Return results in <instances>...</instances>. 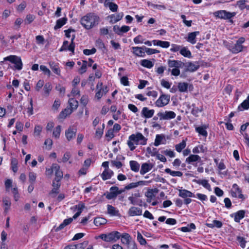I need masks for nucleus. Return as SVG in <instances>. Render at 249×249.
<instances>
[{
	"label": "nucleus",
	"mask_w": 249,
	"mask_h": 249,
	"mask_svg": "<svg viewBox=\"0 0 249 249\" xmlns=\"http://www.w3.org/2000/svg\"><path fill=\"white\" fill-rule=\"evenodd\" d=\"M147 140V139L142 133H137L129 137L127 143L130 150L133 151L136 148L135 145H145Z\"/></svg>",
	"instance_id": "obj_1"
},
{
	"label": "nucleus",
	"mask_w": 249,
	"mask_h": 249,
	"mask_svg": "<svg viewBox=\"0 0 249 249\" xmlns=\"http://www.w3.org/2000/svg\"><path fill=\"white\" fill-rule=\"evenodd\" d=\"M120 238L122 242L127 245L132 241L129 234H123L121 236L118 234H100L95 237L96 239L101 238L106 242H115Z\"/></svg>",
	"instance_id": "obj_2"
},
{
	"label": "nucleus",
	"mask_w": 249,
	"mask_h": 249,
	"mask_svg": "<svg viewBox=\"0 0 249 249\" xmlns=\"http://www.w3.org/2000/svg\"><path fill=\"white\" fill-rule=\"evenodd\" d=\"M99 17L93 13H89L83 17L80 20L82 25L86 29H90L97 25Z\"/></svg>",
	"instance_id": "obj_3"
},
{
	"label": "nucleus",
	"mask_w": 249,
	"mask_h": 249,
	"mask_svg": "<svg viewBox=\"0 0 249 249\" xmlns=\"http://www.w3.org/2000/svg\"><path fill=\"white\" fill-rule=\"evenodd\" d=\"M4 61H9L15 64V68L18 70H21L22 69V63L20 57L17 55H9L4 58Z\"/></svg>",
	"instance_id": "obj_4"
},
{
	"label": "nucleus",
	"mask_w": 249,
	"mask_h": 249,
	"mask_svg": "<svg viewBox=\"0 0 249 249\" xmlns=\"http://www.w3.org/2000/svg\"><path fill=\"white\" fill-rule=\"evenodd\" d=\"M170 101V96L166 94H162L156 101L155 104L158 107H163L167 105Z\"/></svg>",
	"instance_id": "obj_5"
},
{
	"label": "nucleus",
	"mask_w": 249,
	"mask_h": 249,
	"mask_svg": "<svg viewBox=\"0 0 249 249\" xmlns=\"http://www.w3.org/2000/svg\"><path fill=\"white\" fill-rule=\"evenodd\" d=\"M158 116L160 120H170L176 117V113L172 111H165L163 112H159Z\"/></svg>",
	"instance_id": "obj_6"
},
{
	"label": "nucleus",
	"mask_w": 249,
	"mask_h": 249,
	"mask_svg": "<svg viewBox=\"0 0 249 249\" xmlns=\"http://www.w3.org/2000/svg\"><path fill=\"white\" fill-rule=\"evenodd\" d=\"M53 172H54L55 178V180H60L63 178V172L60 170V166L56 163L53 164Z\"/></svg>",
	"instance_id": "obj_7"
},
{
	"label": "nucleus",
	"mask_w": 249,
	"mask_h": 249,
	"mask_svg": "<svg viewBox=\"0 0 249 249\" xmlns=\"http://www.w3.org/2000/svg\"><path fill=\"white\" fill-rule=\"evenodd\" d=\"M231 195L233 197H238L242 199H244V195L241 193V189L236 184H234L232 185Z\"/></svg>",
	"instance_id": "obj_8"
},
{
	"label": "nucleus",
	"mask_w": 249,
	"mask_h": 249,
	"mask_svg": "<svg viewBox=\"0 0 249 249\" xmlns=\"http://www.w3.org/2000/svg\"><path fill=\"white\" fill-rule=\"evenodd\" d=\"M148 183V181H139L136 182H132L130 184H128L127 185L125 186L124 188V191L125 190H130L133 188H135L139 186H145L147 185Z\"/></svg>",
	"instance_id": "obj_9"
},
{
	"label": "nucleus",
	"mask_w": 249,
	"mask_h": 249,
	"mask_svg": "<svg viewBox=\"0 0 249 249\" xmlns=\"http://www.w3.org/2000/svg\"><path fill=\"white\" fill-rule=\"evenodd\" d=\"M60 180H54L53 182V189L51 192L50 193V195L53 197H54L56 196V195L59 193V189L60 187Z\"/></svg>",
	"instance_id": "obj_10"
},
{
	"label": "nucleus",
	"mask_w": 249,
	"mask_h": 249,
	"mask_svg": "<svg viewBox=\"0 0 249 249\" xmlns=\"http://www.w3.org/2000/svg\"><path fill=\"white\" fill-rule=\"evenodd\" d=\"M77 130L73 127H70L65 131V136L67 139L70 141L75 138Z\"/></svg>",
	"instance_id": "obj_11"
},
{
	"label": "nucleus",
	"mask_w": 249,
	"mask_h": 249,
	"mask_svg": "<svg viewBox=\"0 0 249 249\" xmlns=\"http://www.w3.org/2000/svg\"><path fill=\"white\" fill-rule=\"evenodd\" d=\"M132 49L133 50L132 53L135 55L143 57L145 55L144 51V46L143 47H132Z\"/></svg>",
	"instance_id": "obj_12"
},
{
	"label": "nucleus",
	"mask_w": 249,
	"mask_h": 249,
	"mask_svg": "<svg viewBox=\"0 0 249 249\" xmlns=\"http://www.w3.org/2000/svg\"><path fill=\"white\" fill-rule=\"evenodd\" d=\"M228 47L229 50L234 53H237L241 52L243 48L242 45H240L237 42L235 44L228 45Z\"/></svg>",
	"instance_id": "obj_13"
},
{
	"label": "nucleus",
	"mask_w": 249,
	"mask_h": 249,
	"mask_svg": "<svg viewBox=\"0 0 249 249\" xmlns=\"http://www.w3.org/2000/svg\"><path fill=\"white\" fill-rule=\"evenodd\" d=\"M153 167V165L151 163H143L141 166L140 170V174L141 175H144L146 173L150 171Z\"/></svg>",
	"instance_id": "obj_14"
},
{
	"label": "nucleus",
	"mask_w": 249,
	"mask_h": 249,
	"mask_svg": "<svg viewBox=\"0 0 249 249\" xmlns=\"http://www.w3.org/2000/svg\"><path fill=\"white\" fill-rule=\"evenodd\" d=\"M154 109H149L147 107H144L142 108L141 113L142 116L146 118H151L154 114Z\"/></svg>",
	"instance_id": "obj_15"
},
{
	"label": "nucleus",
	"mask_w": 249,
	"mask_h": 249,
	"mask_svg": "<svg viewBox=\"0 0 249 249\" xmlns=\"http://www.w3.org/2000/svg\"><path fill=\"white\" fill-rule=\"evenodd\" d=\"M166 140L165 137L162 134H158L156 136V138L154 144L156 146H158L160 144H165Z\"/></svg>",
	"instance_id": "obj_16"
},
{
	"label": "nucleus",
	"mask_w": 249,
	"mask_h": 249,
	"mask_svg": "<svg viewBox=\"0 0 249 249\" xmlns=\"http://www.w3.org/2000/svg\"><path fill=\"white\" fill-rule=\"evenodd\" d=\"M168 64L170 68H179L182 67L184 64L181 61L169 60Z\"/></svg>",
	"instance_id": "obj_17"
},
{
	"label": "nucleus",
	"mask_w": 249,
	"mask_h": 249,
	"mask_svg": "<svg viewBox=\"0 0 249 249\" xmlns=\"http://www.w3.org/2000/svg\"><path fill=\"white\" fill-rule=\"evenodd\" d=\"M201 161V158L197 155H190L186 159L185 162L188 164H193V162Z\"/></svg>",
	"instance_id": "obj_18"
},
{
	"label": "nucleus",
	"mask_w": 249,
	"mask_h": 249,
	"mask_svg": "<svg viewBox=\"0 0 249 249\" xmlns=\"http://www.w3.org/2000/svg\"><path fill=\"white\" fill-rule=\"evenodd\" d=\"M191 87L192 88V86L191 85H189L185 82H179L178 86V89L181 92H187L188 89Z\"/></svg>",
	"instance_id": "obj_19"
},
{
	"label": "nucleus",
	"mask_w": 249,
	"mask_h": 249,
	"mask_svg": "<svg viewBox=\"0 0 249 249\" xmlns=\"http://www.w3.org/2000/svg\"><path fill=\"white\" fill-rule=\"evenodd\" d=\"M199 33L198 31L190 33L188 34L187 41L192 44H194L196 43V36L199 35Z\"/></svg>",
	"instance_id": "obj_20"
},
{
	"label": "nucleus",
	"mask_w": 249,
	"mask_h": 249,
	"mask_svg": "<svg viewBox=\"0 0 249 249\" xmlns=\"http://www.w3.org/2000/svg\"><path fill=\"white\" fill-rule=\"evenodd\" d=\"M128 213L129 215L131 216L135 215H140L142 213V211L139 208L132 207L129 209Z\"/></svg>",
	"instance_id": "obj_21"
},
{
	"label": "nucleus",
	"mask_w": 249,
	"mask_h": 249,
	"mask_svg": "<svg viewBox=\"0 0 249 249\" xmlns=\"http://www.w3.org/2000/svg\"><path fill=\"white\" fill-rule=\"evenodd\" d=\"M207 128V125H203L200 126L196 127V131L200 135L204 137H206L207 136L208 133L206 131V129Z\"/></svg>",
	"instance_id": "obj_22"
},
{
	"label": "nucleus",
	"mask_w": 249,
	"mask_h": 249,
	"mask_svg": "<svg viewBox=\"0 0 249 249\" xmlns=\"http://www.w3.org/2000/svg\"><path fill=\"white\" fill-rule=\"evenodd\" d=\"M124 16L123 13H119L116 14L111 15L109 18H110V22L112 23H115L120 20Z\"/></svg>",
	"instance_id": "obj_23"
},
{
	"label": "nucleus",
	"mask_w": 249,
	"mask_h": 249,
	"mask_svg": "<svg viewBox=\"0 0 249 249\" xmlns=\"http://www.w3.org/2000/svg\"><path fill=\"white\" fill-rule=\"evenodd\" d=\"M178 195L182 198L195 197V195L192 193L185 189L179 190Z\"/></svg>",
	"instance_id": "obj_24"
},
{
	"label": "nucleus",
	"mask_w": 249,
	"mask_h": 249,
	"mask_svg": "<svg viewBox=\"0 0 249 249\" xmlns=\"http://www.w3.org/2000/svg\"><path fill=\"white\" fill-rule=\"evenodd\" d=\"M113 175V172L109 169H105L101 174V177L104 180L109 179Z\"/></svg>",
	"instance_id": "obj_25"
},
{
	"label": "nucleus",
	"mask_w": 249,
	"mask_h": 249,
	"mask_svg": "<svg viewBox=\"0 0 249 249\" xmlns=\"http://www.w3.org/2000/svg\"><path fill=\"white\" fill-rule=\"evenodd\" d=\"M186 67L187 71L193 72L198 69L199 65L196 62H189L186 64Z\"/></svg>",
	"instance_id": "obj_26"
},
{
	"label": "nucleus",
	"mask_w": 249,
	"mask_h": 249,
	"mask_svg": "<svg viewBox=\"0 0 249 249\" xmlns=\"http://www.w3.org/2000/svg\"><path fill=\"white\" fill-rule=\"evenodd\" d=\"M50 67L54 73L57 75L60 74V69L58 63L53 62H50L49 63Z\"/></svg>",
	"instance_id": "obj_27"
},
{
	"label": "nucleus",
	"mask_w": 249,
	"mask_h": 249,
	"mask_svg": "<svg viewBox=\"0 0 249 249\" xmlns=\"http://www.w3.org/2000/svg\"><path fill=\"white\" fill-rule=\"evenodd\" d=\"M179 53L184 57L189 58L192 57L191 52L186 47L182 46Z\"/></svg>",
	"instance_id": "obj_28"
},
{
	"label": "nucleus",
	"mask_w": 249,
	"mask_h": 249,
	"mask_svg": "<svg viewBox=\"0 0 249 249\" xmlns=\"http://www.w3.org/2000/svg\"><path fill=\"white\" fill-rule=\"evenodd\" d=\"M67 21V18H63L58 19L56 21V25L54 27V29L56 30L61 27H62L66 23Z\"/></svg>",
	"instance_id": "obj_29"
},
{
	"label": "nucleus",
	"mask_w": 249,
	"mask_h": 249,
	"mask_svg": "<svg viewBox=\"0 0 249 249\" xmlns=\"http://www.w3.org/2000/svg\"><path fill=\"white\" fill-rule=\"evenodd\" d=\"M75 209L77 210V212L75 213V214L73 216L72 218L73 219H76L77 217H78L82 213L83 209L85 207V206L82 203H79L77 205H75L74 206Z\"/></svg>",
	"instance_id": "obj_30"
},
{
	"label": "nucleus",
	"mask_w": 249,
	"mask_h": 249,
	"mask_svg": "<svg viewBox=\"0 0 249 249\" xmlns=\"http://www.w3.org/2000/svg\"><path fill=\"white\" fill-rule=\"evenodd\" d=\"M103 83L102 82H98L97 86L96 89L98 90L95 94V97L97 99H100L101 97L105 95L104 93H103V91L101 90V88L102 87Z\"/></svg>",
	"instance_id": "obj_31"
},
{
	"label": "nucleus",
	"mask_w": 249,
	"mask_h": 249,
	"mask_svg": "<svg viewBox=\"0 0 249 249\" xmlns=\"http://www.w3.org/2000/svg\"><path fill=\"white\" fill-rule=\"evenodd\" d=\"M130 169L135 172H138L140 169V164L135 160H131L129 162Z\"/></svg>",
	"instance_id": "obj_32"
},
{
	"label": "nucleus",
	"mask_w": 249,
	"mask_h": 249,
	"mask_svg": "<svg viewBox=\"0 0 249 249\" xmlns=\"http://www.w3.org/2000/svg\"><path fill=\"white\" fill-rule=\"evenodd\" d=\"M72 112V109H71L70 108H66L60 113L59 117L60 119H65Z\"/></svg>",
	"instance_id": "obj_33"
},
{
	"label": "nucleus",
	"mask_w": 249,
	"mask_h": 249,
	"mask_svg": "<svg viewBox=\"0 0 249 249\" xmlns=\"http://www.w3.org/2000/svg\"><path fill=\"white\" fill-rule=\"evenodd\" d=\"M245 212L243 210H240L235 213L234 214V220L239 222L241 219L244 218L245 216Z\"/></svg>",
	"instance_id": "obj_34"
},
{
	"label": "nucleus",
	"mask_w": 249,
	"mask_h": 249,
	"mask_svg": "<svg viewBox=\"0 0 249 249\" xmlns=\"http://www.w3.org/2000/svg\"><path fill=\"white\" fill-rule=\"evenodd\" d=\"M69 104L70 106V108L72 109V111L74 110H76L78 107V101L73 98H70L69 100Z\"/></svg>",
	"instance_id": "obj_35"
},
{
	"label": "nucleus",
	"mask_w": 249,
	"mask_h": 249,
	"mask_svg": "<svg viewBox=\"0 0 249 249\" xmlns=\"http://www.w3.org/2000/svg\"><path fill=\"white\" fill-rule=\"evenodd\" d=\"M196 182L199 184L202 185L204 188L208 189L209 191L211 190V185L208 183L207 180L206 179H199L196 181Z\"/></svg>",
	"instance_id": "obj_36"
},
{
	"label": "nucleus",
	"mask_w": 249,
	"mask_h": 249,
	"mask_svg": "<svg viewBox=\"0 0 249 249\" xmlns=\"http://www.w3.org/2000/svg\"><path fill=\"white\" fill-rule=\"evenodd\" d=\"M141 65L145 68L150 69L154 66V63L148 59H143L141 61Z\"/></svg>",
	"instance_id": "obj_37"
},
{
	"label": "nucleus",
	"mask_w": 249,
	"mask_h": 249,
	"mask_svg": "<svg viewBox=\"0 0 249 249\" xmlns=\"http://www.w3.org/2000/svg\"><path fill=\"white\" fill-rule=\"evenodd\" d=\"M165 172L166 173L169 174L172 177H180L182 176L183 174L180 171H172L169 168H166L165 169Z\"/></svg>",
	"instance_id": "obj_38"
},
{
	"label": "nucleus",
	"mask_w": 249,
	"mask_h": 249,
	"mask_svg": "<svg viewBox=\"0 0 249 249\" xmlns=\"http://www.w3.org/2000/svg\"><path fill=\"white\" fill-rule=\"evenodd\" d=\"M73 220L72 218H69L66 219L64 220L63 222L61 223L58 227L56 229V231H57L58 230L63 229L65 226L70 224Z\"/></svg>",
	"instance_id": "obj_39"
},
{
	"label": "nucleus",
	"mask_w": 249,
	"mask_h": 249,
	"mask_svg": "<svg viewBox=\"0 0 249 249\" xmlns=\"http://www.w3.org/2000/svg\"><path fill=\"white\" fill-rule=\"evenodd\" d=\"M107 220L106 219L100 217L95 218L94 220V223L96 226L105 224Z\"/></svg>",
	"instance_id": "obj_40"
},
{
	"label": "nucleus",
	"mask_w": 249,
	"mask_h": 249,
	"mask_svg": "<svg viewBox=\"0 0 249 249\" xmlns=\"http://www.w3.org/2000/svg\"><path fill=\"white\" fill-rule=\"evenodd\" d=\"M196 229V226L194 223H191L189 225H188L186 227H182L181 228V231L182 232H191L192 230H195Z\"/></svg>",
	"instance_id": "obj_41"
},
{
	"label": "nucleus",
	"mask_w": 249,
	"mask_h": 249,
	"mask_svg": "<svg viewBox=\"0 0 249 249\" xmlns=\"http://www.w3.org/2000/svg\"><path fill=\"white\" fill-rule=\"evenodd\" d=\"M186 143L185 140H183L181 142L175 145V149L178 152L180 153L181 152L186 146Z\"/></svg>",
	"instance_id": "obj_42"
},
{
	"label": "nucleus",
	"mask_w": 249,
	"mask_h": 249,
	"mask_svg": "<svg viewBox=\"0 0 249 249\" xmlns=\"http://www.w3.org/2000/svg\"><path fill=\"white\" fill-rule=\"evenodd\" d=\"M104 4H105V6L108 7L109 9L113 12L117 11V10L118 9V5L114 3H113V2L105 3Z\"/></svg>",
	"instance_id": "obj_43"
},
{
	"label": "nucleus",
	"mask_w": 249,
	"mask_h": 249,
	"mask_svg": "<svg viewBox=\"0 0 249 249\" xmlns=\"http://www.w3.org/2000/svg\"><path fill=\"white\" fill-rule=\"evenodd\" d=\"M107 212L111 215H117L118 214V211L110 205H107Z\"/></svg>",
	"instance_id": "obj_44"
},
{
	"label": "nucleus",
	"mask_w": 249,
	"mask_h": 249,
	"mask_svg": "<svg viewBox=\"0 0 249 249\" xmlns=\"http://www.w3.org/2000/svg\"><path fill=\"white\" fill-rule=\"evenodd\" d=\"M52 89V85L50 83H46L44 87L43 90L44 92V95L46 96H48L50 92L51 91Z\"/></svg>",
	"instance_id": "obj_45"
},
{
	"label": "nucleus",
	"mask_w": 249,
	"mask_h": 249,
	"mask_svg": "<svg viewBox=\"0 0 249 249\" xmlns=\"http://www.w3.org/2000/svg\"><path fill=\"white\" fill-rule=\"evenodd\" d=\"M61 131V126L60 125L57 126L53 130V136L56 139H58L60 137Z\"/></svg>",
	"instance_id": "obj_46"
},
{
	"label": "nucleus",
	"mask_w": 249,
	"mask_h": 249,
	"mask_svg": "<svg viewBox=\"0 0 249 249\" xmlns=\"http://www.w3.org/2000/svg\"><path fill=\"white\" fill-rule=\"evenodd\" d=\"M249 108V102L248 100H245L241 105L238 107V109L240 110L243 109H248Z\"/></svg>",
	"instance_id": "obj_47"
},
{
	"label": "nucleus",
	"mask_w": 249,
	"mask_h": 249,
	"mask_svg": "<svg viewBox=\"0 0 249 249\" xmlns=\"http://www.w3.org/2000/svg\"><path fill=\"white\" fill-rule=\"evenodd\" d=\"M236 239L238 241L240 246L243 249L245 248L247 242L245 238L240 236H237Z\"/></svg>",
	"instance_id": "obj_48"
},
{
	"label": "nucleus",
	"mask_w": 249,
	"mask_h": 249,
	"mask_svg": "<svg viewBox=\"0 0 249 249\" xmlns=\"http://www.w3.org/2000/svg\"><path fill=\"white\" fill-rule=\"evenodd\" d=\"M88 62L87 61H83L81 68L79 69L78 72L80 74H83L87 71Z\"/></svg>",
	"instance_id": "obj_49"
},
{
	"label": "nucleus",
	"mask_w": 249,
	"mask_h": 249,
	"mask_svg": "<svg viewBox=\"0 0 249 249\" xmlns=\"http://www.w3.org/2000/svg\"><path fill=\"white\" fill-rule=\"evenodd\" d=\"M156 44L157 46H159L164 48H167L170 46V42L168 41L159 40L157 42Z\"/></svg>",
	"instance_id": "obj_50"
},
{
	"label": "nucleus",
	"mask_w": 249,
	"mask_h": 249,
	"mask_svg": "<svg viewBox=\"0 0 249 249\" xmlns=\"http://www.w3.org/2000/svg\"><path fill=\"white\" fill-rule=\"evenodd\" d=\"M144 51L147 53L148 55H151L160 53V51L159 50L146 48V47H144Z\"/></svg>",
	"instance_id": "obj_51"
},
{
	"label": "nucleus",
	"mask_w": 249,
	"mask_h": 249,
	"mask_svg": "<svg viewBox=\"0 0 249 249\" xmlns=\"http://www.w3.org/2000/svg\"><path fill=\"white\" fill-rule=\"evenodd\" d=\"M145 196L147 197V202H150L151 199L155 196L153 190H150L148 191L145 194Z\"/></svg>",
	"instance_id": "obj_52"
},
{
	"label": "nucleus",
	"mask_w": 249,
	"mask_h": 249,
	"mask_svg": "<svg viewBox=\"0 0 249 249\" xmlns=\"http://www.w3.org/2000/svg\"><path fill=\"white\" fill-rule=\"evenodd\" d=\"M237 5L241 9H243L245 8L249 9V6L246 5V1L245 0H240L237 2Z\"/></svg>",
	"instance_id": "obj_53"
},
{
	"label": "nucleus",
	"mask_w": 249,
	"mask_h": 249,
	"mask_svg": "<svg viewBox=\"0 0 249 249\" xmlns=\"http://www.w3.org/2000/svg\"><path fill=\"white\" fill-rule=\"evenodd\" d=\"M42 130V127L41 125H36L34 129V135L36 136H38L40 135V133L41 132Z\"/></svg>",
	"instance_id": "obj_54"
},
{
	"label": "nucleus",
	"mask_w": 249,
	"mask_h": 249,
	"mask_svg": "<svg viewBox=\"0 0 249 249\" xmlns=\"http://www.w3.org/2000/svg\"><path fill=\"white\" fill-rule=\"evenodd\" d=\"M88 245V241H84L83 243L78 244H75V249H84Z\"/></svg>",
	"instance_id": "obj_55"
},
{
	"label": "nucleus",
	"mask_w": 249,
	"mask_h": 249,
	"mask_svg": "<svg viewBox=\"0 0 249 249\" xmlns=\"http://www.w3.org/2000/svg\"><path fill=\"white\" fill-rule=\"evenodd\" d=\"M18 162L15 159H12L11 160V165L14 172H17L18 171Z\"/></svg>",
	"instance_id": "obj_56"
},
{
	"label": "nucleus",
	"mask_w": 249,
	"mask_h": 249,
	"mask_svg": "<svg viewBox=\"0 0 249 249\" xmlns=\"http://www.w3.org/2000/svg\"><path fill=\"white\" fill-rule=\"evenodd\" d=\"M95 46L100 49H103L105 48L104 43L100 39H98L96 41Z\"/></svg>",
	"instance_id": "obj_57"
},
{
	"label": "nucleus",
	"mask_w": 249,
	"mask_h": 249,
	"mask_svg": "<svg viewBox=\"0 0 249 249\" xmlns=\"http://www.w3.org/2000/svg\"><path fill=\"white\" fill-rule=\"evenodd\" d=\"M80 90L77 88V87H72L71 95L72 96H76L77 95H80Z\"/></svg>",
	"instance_id": "obj_58"
},
{
	"label": "nucleus",
	"mask_w": 249,
	"mask_h": 249,
	"mask_svg": "<svg viewBox=\"0 0 249 249\" xmlns=\"http://www.w3.org/2000/svg\"><path fill=\"white\" fill-rule=\"evenodd\" d=\"M215 16L220 18H224L225 17V10H221L215 12L214 13Z\"/></svg>",
	"instance_id": "obj_59"
},
{
	"label": "nucleus",
	"mask_w": 249,
	"mask_h": 249,
	"mask_svg": "<svg viewBox=\"0 0 249 249\" xmlns=\"http://www.w3.org/2000/svg\"><path fill=\"white\" fill-rule=\"evenodd\" d=\"M181 47L182 46L178 45L172 44L171 45V48L170 49V51L172 52H177L179 51H180V50L181 48Z\"/></svg>",
	"instance_id": "obj_60"
},
{
	"label": "nucleus",
	"mask_w": 249,
	"mask_h": 249,
	"mask_svg": "<svg viewBox=\"0 0 249 249\" xmlns=\"http://www.w3.org/2000/svg\"><path fill=\"white\" fill-rule=\"evenodd\" d=\"M60 106V102L58 100H55L54 102V103L52 106V109L54 111H57L58 110V108Z\"/></svg>",
	"instance_id": "obj_61"
},
{
	"label": "nucleus",
	"mask_w": 249,
	"mask_h": 249,
	"mask_svg": "<svg viewBox=\"0 0 249 249\" xmlns=\"http://www.w3.org/2000/svg\"><path fill=\"white\" fill-rule=\"evenodd\" d=\"M36 179V174L33 172H30L29 173V181L31 183L35 182Z\"/></svg>",
	"instance_id": "obj_62"
},
{
	"label": "nucleus",
	"mask_w": 249,
	"mask_h": 249,
	"mask_svg": "<svg viewBox=\"0 0 249 249\" xmlns=\"http://www.w3.org/2000/svg\"><path fill=\"white\" fill-rule=\"evenodd\" d=\"M128 200L130 201V203L132 205H136L138 204V201L137 198H135V196L132 195L131 196L128 197Z\"/></svg>",
	"instance_id": "obj_63"
},
{
	"label": "nucleus",
	"mask_w": 249,
	"mask_h": 249,
	"mask_svg": "<svg viewBox=\"0 0 249 249\" xmlns=\"http://www.w3.org/2000/svg\"><path fill=\"white\" fill-rule=\"evenodd\" d=\"M40 69L45 74H47L48 76H50V75H51V71L45 66H44V65L40 66Z\"/></svg>",
	"instance_id": "obj_64"
}]
</instances>
